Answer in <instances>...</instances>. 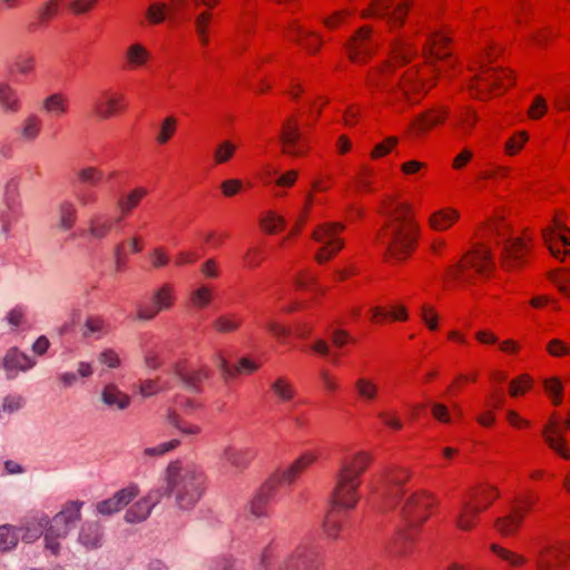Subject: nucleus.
Instances as JSON below:
<instances>
[{"label":"nucleus","mask_w":570,"mask_h":570,"mask_svg":"<svg viewBox=\"0 0 570 570\" xmlns=\"http://www.w3.org/2000/svg\"><path fill=\"white\" fill-rule=\"evenodd\" d=\"M166 488L164 495H173L179 510H191L206 490L204 470L194 463L175 461L166 470Z\"/></svg>","instance_id":"nucleus-1"},{"label":"nucleus","mask_w":570,"mask_h":570,"mask_svg":"<svg viewBox=\"0 0 570 570\" xmlns=\"http://www.w3.org/2000/svg\"><path fill=\"white\" fill-rule=\"evenodd\" d=\"M392 222L386 227L384 240L387 255L396 261L405 259L414 248L417 226L407 205L400 204L391 213Z\"/></svg>","instance_id":"nucleus-2"},{"label":"nucleus","mask_w":570,"mask_h":570,"mask_svg":"<svg viewBox=\"0 0 570 570\" xmlns=\"http://www.w3.org/2000/svg\"><path fill=\"white\" fill-rule=\"evenodd\" d=\"M371 455L357 452L342 460L334 488V503L347 509H354L357 501L360 476L371 463Z\"/></svg>","instance_id":"nucleus-3"},{"label":"nucleus","mask_w":570,"mask_h":570,"mask_svg":"<svg viewBox=\"0 0 570 570\" xmlns=\"http://www.w3.org/2000/svg\"><path fill=\"white\" fill-rule=\"evenodd\" d=\"M432 499L426 493L411 494L402 507V515L407 529L401 530L393 544L394 553L405 557L410 553V546L414 542V528L422 524L428 514L425 511L432 505Z\"/></svg>","instance_id":"nucleus-4"},{"label":"nucleus","mask_w":570,"mask_h":570,"mask_svg":"<svg viewBox=\"0 0 570 570\" xmlns=\"http://www.w3.org/2000/svg\"><path fill=\"white\" fill-rule=\"evenodd\" d=\"M344 228L345 226L341 223H325L315 228L312 237L322 244L315 255V259L320 264L327 262L343 248L344 240L338 237V233L343 232Z\"/></svg>","instance_id":"nucleus-5"},{"label":"nucleus","mask_w":570,"mask_h":570,"mask_svg":"<svg viewBox=\"0 0 570 570\" xmlns=\"http://www.w3.org/2000/svg\"><path fill=\"white\" fill-rule=\"evenodd\" d=\"M318 550L311 541H302L294 551L284 557L276 570H317Z\"/></svg>","instance_id":"nucleus-6"},{"label":"nucleus","mask_w":570,"mask_h":570,"mask_svg":"<svg viewBox=\"0 0 570 570\" xmlns=\"http://www.w3.org/2000/svg\"><path fill=\"white\" fill-rule=\"evenodd\" d=\"M498 497L494 489L478 491L471 495V500L464 502L456 518V525L462 530H471L476 515L489 507Z\"/></svg>","instance_id":"nucleus-7"},{"label":"nucleus","mask_w":570,"mask_h":570,"mask_svg":"<svg viewBox=\"0 0 570 570\" xmlns=\"http://www.w3.org/2000/svg\"><path fill=\"white\" fill-rule=\"evenodd\" d=\"M379 42L368 26L360 28L345 45L350 59L355 63H365L373 55Z\"/></svg>","instance_id":"nucleus-8"},{"label":"nucleus","mask_w":570,"mask_h":570,"mask_svg":"<svg viewBox=\"0 0 570 570\" xmlns=\"http://www.w3.org/2000/svg\"><path fill=\"white\" fill-rule=\"evenodd\" d=\"M570 560V546L564 543L543 544L535 550L538 570H557Z\"/></svg>","instance_id":"nucleus-9"},{"label":"nucleus","mask_w":570,"mask_h":570,"mask_svg":"<svg viewBox=\"0 0 570 570\" xmlns=\"http://www.w3.org/2000/svg\"><path fill=\"white\" fill-rule=\"evenodd\" d=\"M492 265L490 250L482 247L466 255L455 267H451L449 273L455 279L468 282L469 276L465 274L468 267L474 268L479 274H484Z\"/></svg>","instance_id":"nucleus-10"},{"label":"nucleus","mask_w":570,"mask_h":570,"mask_svg":"<svg viewBox=\"0 0 570 570\" xmlns=\"http://www.w3.org/2000/svg\"><path fill=\"white\" fill-rule=\"evenodd\" d=\"M163 489H151L146 495L127 509L124 519L127 523H140L150 515L153 509L160 502Z\"/></svg>","instance_id":"nucleus-11"},{"label":"nucleus","mask_w":570,"mask_h":570,"mask_svg":"<svg viewBox=\"0 0 570 570\" xmlns=\"http://www.w3.org/2000/svg\"><path fill=\"white\" fill-rule=\"evenodd\" d=\"M36 365V361L21 352L18 347H10L0 358V368L4 371L7 380H14Z\"/></svg>","instance_id":"nucleus-12"},{"label":"nucleus","mask_w":570,"mask_h":570,"mask_svg":"<svg viewBox=\"0 0 570 570\" xmlns=\"http://www.w3.org/2000/svg\"><path fill=\"white\" fill-rule=\"evenodd\" d=\"M82 504L83 503L79 501L68 502L65 508L53 517L51 522L49 521L48 528L51 529V533H58V537H66L80 520Z\"/></svg>","instance_id":"nucleus-13"},{"label":"nucleus","mask_w":570,"mask_h":570,"mask_svg":"<svg viewBox=\"0 0 570 570\" xmlns=\"http://www.w3.org/2000/svg\"><path fill=\"white\" fill-rule=\"evenodd\" d=\"M173 287L169 284L161 285L151 297V305L139 306L137 318L141 321L153 320L159 312L167 311L173 306Z\"/></svg>","instance_id":"nucleus-14"},{"label":"nucleus","mask_w":570,"mask_h":570,"mask_svg":"<svg viewBox=\"0 0 570 570\" xmlns=\"http://www.w3.org/2000/svg\"><path fill=\"white\" fill-rule=\"evenodd\" d=\"M529 246L520 237L504 239L502 248V265L507 271H513L525 264Z\"/></svg>","instance_id":"nucleus-15"},{"label":"nucleus","mask_w":570,"mask_h":570,"mask_svg":"<svg viewBox=\"0 0 570 570\" xmlns=\"http://www.w3.org/2000/svg\"><path fill=\"white\" fill-rule=\"evenodd\" d=\"M138 494V487L131 484L118 490L111 498L98 502L96 510L101 515H111L127 507Z\"/></svg>","instance_id":"nucleus-16"},{"label":"nucleus","mask_w":570,"mask_h":570,"mask_svg":"<svg viewBox=\"0 0 570 570\" xmlns=\"http://www.w3.org/2000/svg\"><path fill=\"white\" fill-rule=\"evenodd\" d=\"M256 451L250 446L227 445L222 454V462L236 473H240L249 466L255 458Z\"/></svg>","instance_id":"nucleus-17"},{"label":"nucleus","mask_w":570,"mask_h":570,"mask_svg":"<svg viewBox=\"0 0 570 570\" xmlns=\"http://www.w3.org/2000/svg\"><path fill=\"white\" fill-rule=\"evenodd\" d=\"M174 375L186 390L199 393L202 383L210 377L212 371L205 365L187 371L181 365L176 364L174 366Z\"/></svg>","instance_id":"nucleus-18"},{"label":"nucleus","mask_w":570,"mask_h":570,"mask_svg":"<svg viewBox=\"0 0 570 570\" xmlns=\"http://www.w3.org/2000/svg\"><path fill=\"white\" fill-rule=\"evenodd\" d=\"M409 8V0L400 3L396 8L392 9V0H375L372 3L371 11L364 16H377L387 19L392 26H401L404 22V17Z\"/></svg>","instance_id":"nucleus-19"},{"label":"nucleus","mask_w":570,"mask_h":570,"mask_svg":"<svg viewBox=\"0 0 570 570\" xmlns=\"http://www.w3.org/2000/svg\"><path fill=\"white\" fill-rule=\"evenodd\" d=\"M124 96L121 94L105 90L101 98L94 101V112L100 119H109L120 112L124 106Z\"/></svg>","instance_id":"nucleus-20"},{"label":"nucleus","mask_w":570,"mask_h":570,"mask_svg":"<svg viewBox=\"0 0 570 570\" xmlns=\"http://www.w3.org/2000/svg\"><path fill=\"white\" fill-rule=\"evenodd\" d=\"M279 139L284 146L283 151L297 157L304 151L302 149V132L295 119H287L282 127Z\"/></svg>","instance_id":"nucleus-21"},{"label":"nucleus","mask_w":570,"mask_h":570,"mask_svg":"<svg viewBox=\"0 0 570 570\" xmlns=\"http://www.w3.org/2000/svg\"><path fill=\"white\" fill-rule=\"evenodd\" d=\"M533 502L534 500L531 499L523 500L522 503L525 504L527 507H515L513 508L512 512L509 515L498 518L494 521V528L502 535L514 534L523 521L524 513L528 511V509L532 505Z\"/></svg>","instance_id":"nucleus-22"},{"label":"nucleus","mask_w":570,"mask_h":570,"mask_svg":"<svg viewBox=\"0 0 570 570\" xmlns=\"http://www.w3.org/2000/svg\"><path fill=\"white\" fill-rule=\"evenodd\" d=\"M21 216V202L18 194L4 191L3 208L0 212L1 232L8 236L13 222Z\"/></svg>","instance_id":"nucleus-23"},{"label":"nucleus","mask_w":570,"mask_h":570,"mask_svg":"<svg viewBox=\"0 0 570 570\" xmlns=\"http://www.w3.org/2000/svg\"><path fill=\"white\" fill-rule=\"evenodd\" d=\"M99 400L111 411H125L131 403L130 396L120 391V389L112 383L104 386Z\"/></svg>","instance_id":"nucleus-24"},{"label":"nucleus","mask_w":570,"mask_h":570,"mask_svg":"<svg viewBox=\"0 0 570 570\" xmlns=\"http://www.w3.org/2000/svg\"><path fill=\"white\" fill-rule=\"evenodd\" d=\"M567 227L561 224L560 222H554V227H549L542 230V237L546 243V245L549 247V250L552 256L559 259H563L564 256L570 255V250H561L557 245L554 244V238L563 246H570V238L567 236H563L561 234H558V230H566Z\"/></svg>","instance_id":"nucleus-25"},{"label":"nucleus","mask_w":570,"mask_h":570,"mask_svg":"<svg viewBox=\"0 0 570 570\" xmlns=\"http://www.w3.org/2000/svg\"><path fill=\"white\" fill-rule=\"evenodd\" d=\"M274 493V482H265L248 503V511L255 518L266 515V507Z\"/></svg>","instance_id":"nucleus-26"},{"label":"nucleus","mask_w":570,"mask_h":570,"mask_svg":"<svg viewBox=\"0 0 570 570\" xmlns=\"http://www.w3.org/2000/svg\"><path fill=\"white\" fill-rule=\"evenodd\" d=\"M407 475L404 472L403 475H399L397 473H391L386 476V490L384 504L386 508L396 507L403 497L402 484L405 482Z\"/></svg>","instance_id":"nucleus-27"},{"label":"nucleus","mask_w":570,"mask_h":570,"mask_svg":"<svg viewBox=\"0 0 570 570\" xmlns=\"http://www.w3.org/2000/svg\"><path fill=\"white\" fill-rule=\"evenodd\" d=\"M21 109V100L17 90L8 82H0V110L13 115Z\"/></svg>","instance_id":"nucleus-28"},{"label":"nucleus","mask_w":570,"mask_h":570,"mask_svg":"<svg viewBox=\"0 0 570 570\" xmlns=\"http://www.w3.org/2000/svg\"><path fill=\"white\" fill-rule=\"evenodd\" d=\"M416 55L413 45L405 38H397L393 40L391 46V61L386 65L390 68L392 63H406Z\"/></svg>","instance_id":"nucleus-29"},{"label":"nucleus","mask_w":570,"mask_h":570,"mask_svg":"<svg viewBox=\"0 0 570 570\" xmlns=\"http://www.w3.org/2000/svg\"><path fill=\"white\" fill-rule=\"evenodd\" d=\"M448 42L449 38L442 33H434L429 38L428 46L423 49L428 63H432L433 60L444 59L449 56V52L443 51Z\"/></svg>","instance_id":"nucleus-30"},{"label":"nucleus","mask_w":570,"mask_h":570,"mask_svg":"<svg viewBox=\"0 0 570 570\" xmlns=\"http://www.w3.org/2000/svg\"><path fill=\"white\" fill-rule=\"evenodd\" d=\"M315 455L312 453H305L301 455L296 461L292 463L286 470H284L279 475L281 483H293L296 478L304 472L314 461Z\"/></svg>","instance_id":"nucleus-31"},{"label":"nucleus","mask_w":570,"mask_h":570,"mask_svg":"<svg viewBox=\"0 0 570 570\" xmlns=\"http://www.w3.org/2000/svg\"><path fill=\"white\" fill-rule=\"evenodd\" d=\"M101 527L97 522H85L79 532V542L87 549L101 546Z\"/></svg>","instance_id":"nucleus-32"},{"label":"nucleus","mask_w":570,"mask_h":570,"mask_svg":"<svg viewBox=\"0 0 570 570\" xmlns=\"http://www.w3.org/2000/svg\"><path fill=\"white\" fill-rule=\"evenodd\" d=\"M331 503H332V509L325 518L323 528H324L325 534L330 539L336 540L338 538V532L341 531V529L343 527L340 511L342 509H344V510H348V509L334 503V491L332 492Z\"/></svg>","instance_id":"nucleus-33"},{"label":"nucleus","mask_w":570,"mask_h":570,"mask_svg":"<svg viewBox=\"0 0 570 570\" xmlns=\"http://www.w3.org/2000/svg\"><path fill=\"white\" fill-rule=\"evenodd\" d=\"M543 436L549 446L558 452L564 459H570V454L564 450V436L563 429L556 426L552 422L549 426L543 430Z\"/></svg>","instance_id":"nucleus-34"},{"label":"nucleus","mask_w":570,"mask_h":570,"mask_svg":"<svg viewBox=\"0 0 570 570\" xmlns=\"http://www.w3.org/2000/svg\"><path fill=\"white\" fill-rule=\"evenodd\" d=\"M41 118L37 114H29L21 121L18 134L24 141L36 140L41 131Z\"/></svg>","instance_id":"nucleus-35"},{"label":"nucleus","mask_w":570,"mask_h":570,"mask_svg":"<svg viewBox=\"0 0 570 570\" xmlns=\"http://www.w3.org/2000/svg\"><path fill=\"white\" fill-rule=\"evenodd\" d=\"M271 390L275 397L281 401L282 403L291 402L295 395L296 391L292 382L285 377L279 376L277 377L271 385Z\"/></svg>","instance_id":"nucleus-36"},{"label":"nucleus","mask_w":570,"mask_h":570,"mask_svg":"<svg viewBox=\"0 0 570 570\" xmlns=\"http://www.w3.org/2000/svg\"><path fill=\"white\" fill-rule=\"evenodd\" d=\"M43 110L52 116H63L68 110V99L60 92L46 97L42 101Z\"/></svg>","instance_id":"nucleus-37"},{"label":"nucleus","mask_w":570,"mask_h":570,"mask_svg":"<svg viewBox=\"0 0 570 570\" xmlns=\"http://www.w3.org/2000/svg\"><path fill=\"white\" fill-rule=\"evenodd\" d=\"M397 87L410 102H415L410 95L412 92H419L424 85L416 79V70L412 68L402 76Z\"/></svg>","instance_id":"nucleus-38"},{"label":"nucleus","mask_w":570,"mask_h":570,"mask_svg":"<svg viewBox=\"0 0 570 570\" xmlns=\"http://www.w3.org/2000/svg\"><path fill=\"white\" fill-rule=\"evenodd\" d=\"M459 213L454 209H441L433 213L430 217V226L435 230L448 229L456 219Z\"/></svg>","instance_id":"nucleus-39"},{"label":"nucleus","mask_w":570,"mask_h":570,"mask_svg":"<svg viewBox=\"0 0 570 570\" xmlns=\"http://www.w3.org/2000/svg\"><path fill=\"white\" fill-rule=\"evenodd\" d=\"M289 29L296 35L294 37V40L299 42L307 50L317 51L320 49L321 40L318 39V37L314 36V33L305 31L296 22H293L289 26Z\"/></svg>","instance_id":"nucleus-40"},{"label":"nucleus","mask_w":570,"mask_h":570,"mask_svg":"<svg viewBox=\"0 0 570 570\" xmlns=\"http://www.w3.org/2000/svg\"><path fill=\"white\" fill-rule=\"evenodd\" d=\"M77 180L80 185L97 187L104 179V171L94 166H86L77 170Z\"/></svg>","instance_id":"nucleus-41"},{"label":"nucleus","mask_w":570,"mask_h":570,"mask_svg":"<svg viewBox=\"0 0 570 570\" xmlns=\"http://www.w3.org/2000/svg\"><path fill=\"white\" fill-rule=\"evenodd\" d=\"M48 525L49 519L47 517H42L38 523H29L23 528H18L20 538L22 541L31 543L42 535L43 529Z\"/></svg>","instance_id":"nucleus-42"},{"label":"nucleus","mask_w":570,"mask_h":570,"mask_svg":"<svg viewBox=\"0 0 570 570\" xmlns=\"http://www.w3.org/2000/svg\"><path fill=\"white\" fill-rule=\"evenodd\" d=\"M147 195V189L138 187L132 189L127 196L121 197L117 202V206L121 212L122 216L129 214L136 208L139 202Z\"/></svg>","instance_id":"nucleus-43"},{"label":"nucleus","mask_w":570,"mask_h":570,"mask_svg":"<svg viewBox=\"0 0 570 570\" xmlns=\"http://www.w3.org/2000/svg\"><path fill=\"white\" fill-rule=\"evenodd\" d=\"M77 209L72 202L65 200L59 206L58 228L69 230L76 220Z\"/></svg>","instance_id":"nucleus-44"},{"label":"nucleus","mask_w":570,"mask_h":570,"mask_svg":"<svg viewBox=\"0 0 570 570\" xmlns=\"http://www.w3.org/2000/svg\"><path fill=\"white\" fill-rule=\"evenodd\" d=\"M20 539L19 530L10 524L0 525V550L9 551L13 549Z\"/></svg>","instance_id":"nucleus-45"},{"label":"nucleus","mask_w":570,"mask_h":570,"mask_svg":"<svg viewBox=\"0 0 570 570\" xmlns=\"http://www.w3.org/2000/svg\"><path fill=\"white\" fill-rule=\"evenodd\" d=\"M126 59L130 68H138L149 59V52L140 43H134L128 47Z\"/></svg>","instance_id":"nucleus-46"},{"label":"nucleus","mask_w":570,"mask_h":570,"mask_svg":"<svg viewBox=\"0 0 570 570\" xmlns=\"http://www.w3.org/2000/svg\"><path fill=\"white\" fill-rule=\"evenodd\" d=\"M357 395L364 401H373L377 396L379 386L367 377H360L355 382Z\"/></svg>","instance_id":"nucleus-47"},{"label":"nucleus","mask_w":570,"mask_h":570,"mask_svg":"<svg viewBox=\"0 0 570 570\" xmlns=\"http://www.w3.org/2000/svg\"><path fill=\"white\" fill-rule=\"evenodd\" d=\"M239 325L240 318L235 314L220 315L213 323L215 331L220 334L232 333L236 331Z\"/></svg>","instance_id":"nucleus-48"},{"label":"nucleus","mask_w":570,"mask_h":570,"mask_svg":"<svg viewBox=\"0 0 570 570\" xmlns=\"http://www.w3.org/2000/svg\"><path fill=\"white\" fill-rule=\"evenodd\" d=\"M60 1L61 0H46L39 6L37 18L40 23H47L58 14Z\"/></svg>","instance_id":"nucleus-49"},{"label":"nucleus","mask_w":570,"mask_h":570,"mask_svg":"<svg viewBox=\"0 0 570 570\" xmlns=\"http://www.w3.org/2000/svg\"><path fill=\"white\" fill-rule=\"evenodd\" d=\"M24 405V399L19 394H9L3 397L0 406V419L18 412Z\"/></svg>","instance_id":"nucleus-50"},{"label":"nucleus","mask_w":570,"mask_h":570,"mask_svg":"<svg viewBox=\"0 0 570 570\" xmlns=\"http://www.w3.org/2000/svg\"><path fill=\"white\" fill-rule=\"evenodd\" d=\"M491 551L494 552L501 560L505 561L508 564H510L511 567H518V566H521L525 562V559L513 552V551H510L503 547H500L495 543L491 544L490 547Z\"/></svg>","instance_id":"nucleus-51"},{"label":"nucleus","mask_w":570,"mask_h":570,"mask_svg":"<svg viewBox=\"0 0 570 570\" xmlns=\"http://www.w3.org/2000/svg\"><path fill=\"white\" fill-rule=\"evenodd\" d=\"M106 333L105 322L100 317L90 316L85 322L83 337L100 338Z\"/></svg>","instance_id":"nucleus-52"},{"label":"nucleus","mask_w":570,"mask_h":570,"mask_svg":"<svg viewBox=\"0 0 570 570\" xmlns=\"http://www.w3.org/2000/svg\"><path fill=\"white\" fill-rule=\"evenodd\" d=\"M111 226L109 220H104L98 217L92 218L89 224V234L97 239H102L109 234Z\"/></svg>","instance_id":"nucleus-53"},{"label":"nucleus","mask_w":570,"mask_h":570,"mask_svg":"<svg viewBox=\"0 0 570 570\" xmlns=\"http://www.w3.org/2000/svg\"><path fill=\"white\" fill-rule=\"evenodd\" d=\"M212 297V291L207 286H199L190 295L191 304L197 308L206 307L210 303Z\"/></svg>","instance_id":"nucleus-54"},{"label":"nucleus","mask_w":570,"mask_h":570,"mask_svg":"<svg viewBox=\"0 0 570 570\" xmlns=\"http://www.w3.org/2000/svg\"><path fill=\"white\" fill-rule=\"evenodd\" d=\"M261 226L268 233H276L277 229H282L285 226V219L275 213H267L265 217L261 218Z\"/></svg>","instance_id":"nucleus-55"},{"label":"nucleus","mask_w":570,"mask_h":570,"mask_svg":"<svg viewBox=\"0 0 570 570\" xmlns=\"http://www.w3.org/2000/svg\"><path fill=\"white\" fill-rule=\"evenodd\" d=\"M167 6L166 3L156 2L151 3L146 12L147 19L155 24L161 23L166 19Z\"/></svg>","instance_id":"nucleus-56"},{"label":"nucleus","mask_w":570,"mask_h":570,"mask_svg":"<svg viewBox=\"0 0 570 570\" xmlns=\"http://www.w3.org/2000/svg\"><path fill=\"white\" fill-rule=\"evenodd\" d=\"M179 443V440H170L155 446L146 448L142 454L145 456H160L176 449Z\"/></svg>","instance_id":"nucleus-57"},{"label":"nucleus","mask_w":570,"mask_h":570,"mask_svg":"<svg viewBox=\"0 0 570 570\" xmlns=\"http://www.w3.org/2000/svg\"><path fill=\"white\" fill-rule=\"evenodd\" d=\"M97 3L98 0H71L68 8L75 16H85L88 14Z\"/></svg>","instance_id":"nucleus-58"},{"label":"nucleus","mask_w":570,"mask_h":570,"mask_svg":"<svg viewBox=\"0 0 570 570\" xmlns=\"http://www.w3.org/2000/svg\"><path fill=\"white\" fill-rule=\"evenodd\" d=\"M445 111L439 115L422 114L413 126L416 127L417 131H424L436 124L443 121Z\"/></svg>","instance_id":"nucleus-59"},{"label":"nucleus","mask_w":570,"mask_h":570,"mask_svg":"<svg viewBox=\"0 0 570 570\" xmlns=\"http://www.w3.org/2000/svg\"><path fill=\"white\" fill-rule=\"evenodd\" d=\"M35 57L31 55H19L16 57L12 67L20 75H29L35 68Z\"/></svg>","instance_id":"nucleus-60"},{"label":"nucleus","mask_w":570,"mask_h":570,"mask_svg":"<svg viewBox=\"0 0 570 570\" xmlns=\"http://www.w3.org/2000/svg\"><path fill=\"white\" fill-rule=\"evenodd\" d=\"M236 150V147L230 141L226 140L219 144L214 153V158L217 164H223L228 161L234 153Z\"/></svg>","instance_id":"nucleus-61"},{"label":"nucleus","mask_w":570,"mask_h":570,"mask_svg":"<svg viewBox=\"0 0 570 570\" xmlns=\"http://www.w3.org/2000/svg\"><path fill=\"white\" fill-rule=\"evenodd\" d=\"M212 570H243V566L232 557H219L213 561Z\"/></svg>","instance_id":"nucleus-62"},{"label":"nucleus","mask_w":570,"mask_h":570,"mask_svg":"<svg viewBox=\"0 0 570 570\" xmlns=\"http://www.w3.org/2000/svg\"><path fill=\"white\" fill-rule=\"evenodd\" d=\"M176 124V119L171 116L164 119L160 127V131L157 136V141L159 144H166L170 139V137L175 132Z\"/></svg>","instance_id":"nucleus-63"},{"label":"nucleus","mask_w":570,"mask_h":570,"mask_svg":"<svg viewBox=\"0 0 570 570\" xmlns=\"http://www.w3.org/2000/svg\"><path fill=\"white\" fill-rule=\"evenodd\" d=\"M544 389L550 394V396L553 399L554 404H560L561 399V392H562V383L557 377H551L546 380L544 382Z\"/></svg>","instance_id":"nucleus-64"}]
</instances>
